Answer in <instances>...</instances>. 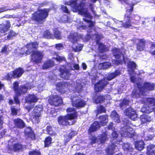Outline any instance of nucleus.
I'll return each mask as SVG.
<instances>
[{"label": "nucleus", "mask_w": 155, "mask_h": 155, "mask_svg": "<svg viewBox=\"0 0 155 155\" xmlns=\"http://www.w3.org/2000/svg\"><path fill=\"white\" fill-rule=\"evenodd\" d=\"M111 117L117 123H119L120 121V117L115 111H113L111 114Z\"/></svg>", "instance_id": "36"}, {"label": "nucleus", "mask_w": 155, "mask_h": 155, "mask_svg": "<svg viewBox=\"0 0 155 155\" xmlns=\"http://www.w3.org/2000/svg\"><path fill=\"white\" fill-rule=\"evenodd\" d=\"M108 127L109 129L113 130V129L114 128L113 127V124L112 123H110L108 126Z\"/></svg>", "instance_id": "64"}, {"label": "nucleus", "mask_w": 155, "mask_h": 155, "mask_svg": "<svg viewBox=\"0 0 155 155\" xmlns=\"http://www.w3.org/2000/svg\"><path fill=\"white\" fill-rule=\"evenodd\" d=\"M64 140L66 142H67L69 141L70 139L71 138V137H70L67 135H64Z\"/></svg>", "instance_id": "63"}, {"label": "nucleus", "mask_w": 155, "mask_h": 155, "mask_svg": "<svg viewBox=\"0 0 155 155\" xmlns=\"http://www.w3.org/2000/svg\"><path fill=\"white\" fill-rule=\"evenodd\" d=\"M145 41L143 39L139 40V42L137 46V49L140 51L143 50L144 48Z\"/></svg>", "instance_id": "38"}, {"label": "nucleus", "mask_w": 155, "mask_h": 155, "mask_svg": "<svg viewBox=\"0 0 155 155\" xmlns=\"http://www.w3.org/2000/svg\"><path fill=\"white\" fill-rule=\"evenodd\" d=\"M123 147L124 150H130L131 148V147L130 146V144L128 143H124L123 145Z\"/></svg>", "instance_id": "53"}, {"label": "nucleus", "mask_w": 155, "mask_h": 155, "mask_svg": "<svg viewBox=\"0 0 155 155\" xmlns=\"http://www.w3.org/2000/svg\"><path fill=\"white\" fill-rule=\"evenodd\" d=\"M29 154L30 155H40V153L39 151L35 150L31 151Z\"/></svg>", "instance_id": "54"}, {"label": "nucleus", "mask_w": 155, "mask_h": 155, "mask_svg": "<svg viewBox=\"0 0 155 155\" xmlns=\"http://www.w3.org/2000/svg\"><path fill=\"white\" fill-rule=\"evenodd\" d=\"M100 127L98 122H94L93 124L91 125V127L89 130V133H90L96 131Z\"/></svg>", "instance_id": "27"}, {"label": "nucleus", "mask_w": 155, "mask_h": 155, "mask_svg": "<svg viewBox=\"0 0 155 155\" xmlns=\"http://www.w3.org/2000/svg\"><path fill=\"white\" fill-rule=\"evenodd\" d=\"M69 65L67 67L63 66L60 68V76L61 78L65 79H68L70 75L69 72L70 70L74 69L78 70L79 69V66L78 64L71 62L69 63Z\"/></svg>", "instance_id": "5"}, {"label": "nucleus", "mask_w": 155, "mask_h": 155, "mask_svg": "<svg viewBox=\"0 0 155 155\" xmlns=\"http://www.w3.org/2000/svg\"><path fill=\"white\" fill-rule=\"evenodd\" d=\"M51 137H47L45 141V147H48L51 144Z\"/></svg>", "instance_id": "50"}, {"label": "nucleus", "mask_w": 155, "mask_h": 155, "mask_svg": "<svg viewBox=\"0 0 155 155\" xmlns=\"http://www.w3.org/2000/svg\"><path fill=\"white\" fill-rule=\"evenodd\" d=\"M48 102L51 104L56 106H60L62 103L61 98L56 95L51 96L48 99Z\"/></svg>", "instance_id": "9"}, {"label": "nucleus", "mask_w": 155, "mask_h": 155, "mask_svg": "<svg viewBox=\"0 0 155 155\" xmlns=\"http://www.w3.org/2000/svg\"><path fill=\"white\" fill-rule=\"evenodd\" d=\"M53 128L51 126H48L46 127L48 133L51 135H55L56 134L52 130Z\"/></svg>", "instance_id": "49"}, {"label": "nucleus", "mask_w": 155, "mask_h": 155, "mask_svg": "<svg viewBox=\"0 0 155 155\" xmlns=\"http://www.w3.org/2000/svg\"><path fill=\"white\" fill-rule=\"evenodd\" d=\"M11 110L13 115H15L17 114L18 110L16 109L14 107H11Z\"/></svg>", "instance_id": "61"}, {"label": "nucleus", "mask_w": 155, "mask_h": 155, "mask_svg": "<svg viewBox=\"0 0 155 155\" xmlns=\"http://www.w3.org/2000/svg\"><path fill=\"white\" fill-rule=\"evenodd\" d=\"M8 48L6 46H5L1 50V52L7 54L8 53Z\"/></svg>", "instance_id": "58"}, {"label": "nucleus", "mask_w": 155, "mask_h": 155, "mask_svg": "<svg viewBox=\"0 0 155 155\" xmlns=\"http://www.w3.org/2000/svg\"><path fill=\"white\" fill-rule=\"evenodd\" d=\"M57 86L59 87L60 90L67 89L68 88V87H69V88L70 87V86H69L68 83L66 82H61L58 83Z\"/></svg>", "instance_id": "34"}, {"label": "nucleus", "mask_w": 155, "mask_h": 155, "mask_svg": "<svg viewBox=\"0 0 155 155\" xmlns=\"http://www.w3.org/2000/svg\"><path fill=\"white\" fill-rule=\"evenodd\" d=\"M43 109L42 106V105H39L38 106H36L33 111V114H41V112L42 111Z\"/></svg>", "instance_id": "40"}, {"label": "nucleus", "mask_w": 155, "mask_h": 155, "mask_svg": "<svg viewBox=\"0 0 155 155\" xmlns=\"http://www.w3.org/2000/svg\"><path fill=\"white\" fill-rule=\"evenodd\" d=\"M140 119L141 124H143L150 122L151 121L152 118L151 117L147 115L143 114L141 116Z\"/></svg>", "instance_id": "25"}, {"label": "nucleus", "mask_w": 155, "mask_h": 155, "mask_svg": "<svg viewBox=\"0 0 155 155\" xmlns=\"http://www.w3.org/2000/svg\"><path fill=\"white\" fill-rule=\"evenodd\" d=\"M127 63L128 64V71L129 74L130 75H133V76L132 75L130 76V80L132 82L135 83L136 81H135V78L134 75L135 74L134 69L135 68L136 64L133 62L130 61L128 63Z\"/></svg>", "instance_id": "10"}, {"label": "nucleus", "mask_w": 155, "mask_h": 155, "mask_svg": "<svg viewBox=\"0 0 155 155\" xmlns=\"http://www.w3.org/2000/svg\"><path fill=\"white\" fill-rule=\"evenodd\" d=\"M107 84L105 79L99 81L95 85L94 89L96 91L98 92L102 90Z\"/></svg>", "instance_id": "18"}, {"label": "nucleus", "mask_w": 155, "mask_h": 155, "mask_svg": "<svg viewBox=\"0 0 155 155\" xmlns=\"http://www.w3.org/2000/svg\"><path fill=\"white\" fill-rule=\"evenodd\" d=\"M126 115L127 116L132 120H135L137 118L136 111L131 107L127 109L124 111Z\"/></svg>", "instance_id": "15"}, {"label": "nucleus", "mask_w": 155, "mask_h": 155, "mask_svg": "<svg viewBox=\"0 0 155 155\" xmlns=\"http://www.w3.org/2000/svg\"><path fill=\"white\" fill-rule=\"evenodd\" d=\"M100 37L101 36L100 35L94 33V35H93V34H92L91 35L88 34L87 36H86V40H89L91 38H93V39L96 38L97 39H99L100 38Z\"/></svg>", "instance_id": "43"}, {"label": "nucleus", "mask_w": 155, "mask_h": 155, "mask_svg": "<svg viewBox=\"0 0 155 155\" xmlns=\"http://www.w3.org/2000/svg\"><path fill=\"white\" fill-rule=\"evenodd\" d=\"M82 87L81 81L79 80H77L74 86L75 91L80 92L82 90Z\"/></svg>", "instance_id": "28"}, {"label": "nucleus", "mask_w": 155, "mask_h": 155, "mask_svg": "<svg viewBox=\"0 0 155 155\" xmlns=\"http://www.w3.org/2000/svg\"><path fill=\"white\" fill-rule=\"evenodd\" d=\"M140 19V17L138 15H132L126 12L125 15V23L115 19H113V20L118 27H124L125 28H130L133 24H137Z\"/></svg>", "instance_id": "2"}, {"label": "nucleus", "mask_w": 155, "mask_h": 155, "mask_svg": "<svg viewBox=\"0 0 155 155\" xmlns=\"http://www.w3.org/2000/svg\"><path fill=\"white\" fill-rule=\"evenodd\" d=\"M105 99L104 97L101 95L96 96L93 98L94 102L96 104L101 103Z\"/></svg>", "instance_id": "39"}, {"label": "nucleus", "mask_w": 155, "mask_h": 155, "mask_svg": "<svg viewBox=\"0 0 155 155\" xmlns=\"http://www.w3.org/2000/svg\"><path fill=\"white\" fill-rule=\"evenodd\" d=\"M54 59H55V60L58 61H64L65 60L64 57L59 56H57V57L54 58Z\"/></svg>", "instance_id": "55"}, {"label": "nucleus", "mask_w": 155, "mask_h": 155, "mask_svg": "<svg viewBox=\"0 0 155 155\" xmlns=\"http://www.w3.org/2000/svg\"><path fill=\"white\" fill-rule=\"evenodd\" d=\"M17 34L13 31H10L6 39H12L13 37L15 36Z\"/></svg>", "instance_id": "51"}, {"label": "nucleus", "mask_w": 155, "mask_h": 155, "mask_svg": "<svg viewBox=\"0 0 155 155\" xmlns=\"http://www.w3.org/2000/svg\"><path fill=\"white\" fill-rule=\"evenodd\" d=\"M54 65V63L53 61L49 60L45 62L42 66V68L43 69H48Z\"/></svg>", "instance_id": "35"}, {"label": "nucleus", "mask_w": 155, "mask_h": 155, "mask_svg": "<svg viewBox=\"0 0 155 155\" xmlns=\"http://www.w3.org/2000/svg\"><path fill=\"white\" fill-rule=\"evenodd\" d=\"M18 83L15 82L14 83L13 86V90L18 96L20 95L21 94L26 93L28 89L31 88L32 87L31 85L29 86H28V85L26 86L23 85L21 86L19 89H18Z\"/></svg>", "instance_id": "7"}, {"label": "nucleus", "mask_w": 155, "mask_h": 155, "mask_svg": "<svg viewBox=\"0 0 155 155\" xmlns=\"http://www.w3.org/2000/svg\"><path fill=\"white\" fill-rule=\"evenodd\" d=\"M106 109L105 108L102 106H100L97 107V115L103 112H105Z\"/></svg>", "instance_id": "48"}, {"label": "nucleus", "mask_w": 155, "mask_h": 155, "mask_svg": "<svg viewBox=\"0 0 155 155\" xmlns=\"http://www.w3.org/2000/svg\"><path fill=\"white\" fill-rule=\"evenodd\" d=\"M129 101L126 99H124L123 100L122 103L120 105V106L121 107H122V106L124 105H127L128 104Z\"/></svg>", "instance_id": "59"}, {"label": "nucleus", "mask_w": 155, "mask_h": 155, "mask_svg": "<svg viewBox=\"0 0 155 155\" xmlns=\"http://www.w3.org/2000/svg\"><path fill=\"white\" fill-rule=\"evenodd\" d=\"M74 95H73V97H71V100L73 101V106L76 107H83L85 104V102L84 101H82L81 99H77L76 101H73L74 100Z\"/></svg>", "instance_id": "19"}, {"label": "nucleus", "mask_w": 155, "mask_h": 155, "mask_svg": "<svg viewBox=\"0 0 155 155\" xmlns=\"http://www.w3.org/2000/svg\"><path fill=\"white\" fill-rule=\"evenodd\" d=\"M43 53L41 51H36L33 52L32 55V60L36 63L41 62L43 58Z\"/></svg>", "instance_id": "16"}, {"label": "nucleus", "mask_w": 155, "mask_h": 155, "mask_svg": "<svg viewBox=\"0 0 155 155\" xmlns=\"http://www.w3.org/2000/svg\"><path fill=\"white\" fill-rule=\"evenodd\" d=\"M27 47L28 49L37 48L38 47V44L37 42H34L27 45Z\"/></svg>", "instance_id": "44"}, {"label": "nucleus", "mask_w": 155, "mask_h": 155, "mask_svg": "<svg viewBox=\"0 0 155 155\" xmlns=\"http://www.w3.org/2000/svg\"><path fill=\"white\" fill-rule=\"evenodd\" d=\"M147 155H155V145L150 144L147 147Z\"/></svg>", "instance_id": "24"}, {"label": "nucleus", "mask_w": 155, "mask_h": 155, "mask_svg": "<svg viewBox=\"0 0 155 155\" xmlns=\"http://www.w3.org/2000/svg\"><path fill=\"white\" fill-rule=\"evenodd\" d=\"M120 74V71L119 70H117L114 73L109 74L107 78L108 80H111Z\"/></svg>", "instance_id": "30"}, {"label": "nucleus", "mask_w": 155, "mask_h": 155, "mask_svg": "<svg viewBox=\"0 0 155 155\" xmlns=\"http://www.w3.org/2000/svg\"><path fill=\"white\" fill-rule=\"evenodd\" d=\"M24 71L21 68H19L13 71L12 73L8 74L5 77L8 80L11 78L12 77L16 78L20 77L24 73Z\"/></svg>", "instance_id": "12"}, {"label": "nucleus", "mask_w": 155, "mask_h": 155, "mask_svg": "<svg viewBox=\"0 0 155 155\" xmlns=\"http://www.w3.org/2000/svg\"><path fill=\"white\" fill-rule=\"evenodd\" d=\"M137 87H136L132 93V96L134 97H138L140 96V94L142 95L145 94V92L154 89L155 85L153 84L146 82L144 84V87L141 88L140 84H137Z\"/></svg>", "instance_id": "3"}, {"label": "nucleus", "mask_w": 155, "mask_h": 155, "mask_svg": "<svg viewBox=\"0 0 155 155\" xmlns=\"http://www.w3.org/2000/svg\"><path fill=\"white\" fill-rule=\"evenodd\" d=\"M55 48L57 49L60 50L63 49V46L61 44H57L56 45Z\"/></svg>", "instance_id": "56"}, {"label": "nucleus", "mask_w": 155, "mask_h": 155, "mask_svg": "<svg viewBox=\"0 0 155 155\" xmlns=\"http://www.w3.org/2000/svg\"><path fill=\"white\" fill-rule=\"evenodd\" d=\"M99 119L101 124L103 126L106 125L108 121V116L107 115L100 116Z\"/></svg>", "instance_id": "33"}, {"label": "nucleus", "mask_w": 155, "mask_h": 155, "mask_svg": "<svg viewBox=\"0 0 155 155\" xmlns=\"http://www.w3.org/2000/svg\"><path fill=\"white\" fill-rule=\"evenodd\" d=\"M117 136L118 135L117 134L116 131H113L112 134H111V137L114 140V139L116 140V139L117 137Z\"/></svg>", "instance_id": "57"}, {"label": "nucleus", "mask_w": 155, "mask_h": 155, "mask_svg": "<svg viewBox=\"0 0 155 155\" xmlns=\"http://www.w3.org/2000/svg\"><path fill=\"white\" fill-rule=\"evenodd\" d=\"M41 117V114H32V120L33 123L35 124L38 123L40 121V117Z\"/></svg>", "instance_id": "32"}, {"label": "nucleus", "mask_w": 155, "mask_h": 155, "mask_svg": "<svg viewBox=\"0 0 155 155\" xmlns=\"http://www.w3.org/2000/svg\"><path fill=\"white\" fill-rule=\"evenodd\" d=\"M99 48L101 52H103L106 50L105 46L102 43H100L99 45Z\"/></svg>", "instance_id": "52"}, {"label": "nucleus", "mask_w": 155, "mask_h": 155, "mask_svg": "<svg viewBox=\"0 0 155 155\" xmlns=\"http://www.w3.org/2000/svg\"><path fill=\"white\" fill-rule=\"evenodd\" d=\"M25 134L27 137H30L31 139L35 138V134L30 127L26 128L25 131Z\"/></svg>", "instance_id": "23"}, {"label": "nucleus", "mask_w": 155, "mask_h": 155, "mask_svg": "<svg viewBox=\"0 0 155 155\" xmlns=\"http://www.w3.org/2000/svg\"><path fill=\"white\" fill-rule=\"evenodd\" d=\"M114 55L116 58L115 60L113 61V63L116 65H118L122 62L120 54H122L121 51H120V49L114 48L112 50Z\"/></svg>", "instance_id": "14"}, {"label": "nucleus", "mask_w": 155, "mask_h": 155, "mask_svg": "<svg viewBox=\"0 0 155 155\" xmlns=\"http://www.w3.org/2000/svg\"><path fill=\"white\" fill-rule=\"evenodd\" d=\"M44 36L45 38H51L54 39V35L51 34L48 31H45L44 34Z\"/></svg>", "instance_id": "47"}, {"label": "nucleus", "mask_w": 155, "mask_h": 155, "mask_svg": "<svg viewBox=\"0 0 155 155\" xmlns=\"http://www.w3.org/2000/svg\"><path fill=\"white\" fill-rule=\"evenodd\" d=\"M38 98L35 95H29L26 98V102L30 104L33 103L37 101Z\"/></svg>", "instance_id": "26"}, {"label": "nucleus", "mask_w": 155, "mask_h": 155, "mask_svg": "<svg viewBox=\"0 0 155 155\" xmlns=\"http://www.w3.org/2000/svg\"><path fill=\"white\" fill-rule=\"evenodd\" d=\"M62 21L64 22H70L71 21H69L68 19V17L67 16H64L63 18H62Z\"/></svg>", "instance_id": "60"}, {"label": "nucleus", "mask_w": 155, "mask_h": 155, "mask_svg": "<svg viewBox=\"0 0 155 155\" xmlns=\"http://www.w3.org/2000/svg\"><path fill=\"white\" fill-rule=\"evenodd\" d=\"M116 147L117 145H115L114 143L109 145L106 150L107 154L108 155H113L117 150Z\"/></svg>", "instance_id": "21"}, {"label": "nucleus", "mask_w": 155, "mask_h": 155, "mask_svg": "<svg viewBox=\"0 0 155 155\" xmlns=\"http://www.w3.org/2000/svg\"><path fill=\"white\" fill-rule=\"evenodd\" d=\"M107 134L106 132L103 133L100 138V141L101 143H104L107 138Z\"/></svg>", "instance_id": "46"}, {"label": "nucleus", "mask_w": 155, "mask_h": 155, "mask_svg": "<svg viewBox=\"0 0 155 155\" xmlns=\"http://www.w3.org/2000/svg\"><path fill=\"white\" fill-rule=\"evenodd\" d=\"M111 65V64L109 62H105L100 64L98 67L100 69H106L109 68Z\"/></svg>", "instance_id": "41"}, {"label": "nucleus", "mask_w": 155, "mask_h": 155, "mask_svg": "<svg viewBox=\"0 0 155 155\" xmlns=\"http://www.w3.org/2000/svg\"><path fill=\"white\" fill-rule=\"evenodd\" d=\"M54 38H55L58 39H61V33L57 29L54 30Z\"/></svg>", "instance_id": "42"}, {"label": "nucleus", "mask_w": 155, "mask_h": 155, "mask_svg": "<svg viewBox=\"0 0 155 155\" xmlns=\"http://www.w3.org/2000/svg\"><path fill=\"white\" fill-rule=\"evenodd\" d=\"M121 2H123L127 5L126 12L127 13H130L133 10L134 6L136 4L137 2L136 0H120Z\"/></svg>", "instance_id": "11"}, {"label": "nucleus", "mask_w": 155, "mask_h": 155, "mask_svg": "<svg viewBox=\"0 0 155 155\" xmlns=\"http://www.w3.org/2000/svg\"><path fill=\"white\" fill-rule=\"evenodd\" d=\"M14 122L15 125L18 127L21 128L25 126V124L24 122L20 119L17 118L14 119Z\"/></svg>", "instance_id": "31"}, {"label": "nucleus", "mask_w": 155, "mask_h": 155, "mask_svg": "<svg viewBox=\"0 0 155 155\" xmlns=\"http://www.w3.org/2000/svg\"><path fill=\"white\" fill-rule=\"evenodd\" d=\"M71 0V2H65V5H71V9L74 12H78L79 14L84 16L85 18H83V19L87 23L88 27L87 28L85 26H82L80 28L85 29L89 28V29L88 30L87 32H90V30L93 27L94 23L91 21L92 16L87 11L86 6V3L82 2L79 5L77 2V0Z\"/></svg>", "instance_id": "1"}, {"label": "nucleus", "mask_w": 155, "mask_h": 155, "mask_svg": "<svg viewBox=\"0 0 155 155\" xmlns=\"http://www.w3.org/2000/svg\"><path fill=\"white\" fill-rule=\"evenodd\" d=\"M142 103H144L141 110L143 112L149 113L153 111L155 114V100L152 98H143Z\"/></svg>", "instance_id": "4"}, {"label": "nucleus", "mask_w": 155, "mask_h": 155, "mask_svg": "<svg viewBox=\"0 0 155 155\" xmlns=\"http://www.w3.org/2000/svg\"><path fill=\"white\" fill-rule=\"evenodd\" d=\"M58 122L60 125H72L74 124L75 122V120L72 121L69 120V118L65 116H60L58 118Z\"/></svg>", "instance_id": "13"}, {"label": "nucleus", "mask_w": 155, "mask_h": 155, "mask_svg": "<svg viewBox=\"0 0 155 155\" xmlns=\"http://www.w3.org/2000/svg\"><path fill=\"white\" fill-rule=\"evenodd\" d=\"M49 12L48 9L39 10L33 14L32 18L36 21L42 23L48 16Z\"/></svg>", "instance_id": "6"}, {"label": "nucleus", "mask_w": 155, "mask_h": 155, "mask_svg": "<svg viewBox=\"0 0 155 155\" xmlns=\"http://www.w3.org/2000/svg\"><path fill=\"white\" fill-rule=\"evenodd\" d=\"M0 32L4 34L8 31L10 27V24L9 21H7L5 23L0 25Z\"/></svg>", "instance_id": "20"}, {"label": "nucleus", "mask_w": 155, "mask_h": 155, "mask_svg": "<svg viewBox=\"0 0 155 155\" xmlns=\"http://www.w3.org/2000/svg\"><path fill=\"white\" fill-rule=\"evenodd\" d=\"M135 146L137 149L140 151L144 148V143L143 141H137L135 142Z\"/></svg>", "instance_id": "29"}, {"label": "nucleus", "mask_w": 155, "mask_h": 155, "mask_svg": "<svg viewBox=\"0 0 155 155\" xmlns=\"http://www.w3.org/2000/svg\"><path fill=\"white\" fill-rule=\"evenodd\" d=\"M83 46L82 45L79 44L78 43H74L72 45V48L73 50L76 52L81 51L82 48Z\"/></svg>", "instance_id": "37"}, {"label": "nucleus", "mask_w": 155, "mask_h": 155, "mask_svg": "<svg viewBox=\"0 0 155 155\" xmlns=\"http://www.w3.org/2000/svg\"><path fill=\"white\" fill-rule=\"evenodd\" d=\"M121 136L124 137H132L134 135V130L127 124L124 127H122L120 132Z\"/></svg>", "instance_id": "8"}, {"label": "nucleus", "mask_w": 155, "mask_h": 155, "mask_svg": "<svg viewBox=\"0 0 155 155\" xmlns=\"http://www.w3.org/2000/svg\"><path fill=\"white\" fill-rule=\"evenodd\" d=\"M22 147L21 145L19 143H17L13 144L12 147H11V149L15 151H16L21 149Z\"/></svg>", "instance_id": "45"}, {"label": "nucleus", "mask_w": 155, "mask_h": 155, "mask_svg": "<svg viewBox=\"0 0 155 155\" xmlns=\"http://www.w3.org/2000/svg\"><path fill=\"white\" fill-rule=\"evenodd\" d=\"M62 10L65 13H68V11L66 7L63 5H61Z\"/></svg>", "instance_id": "62"}, {"label": "nucleus", "mask_w": 155, "mask_h": 155, "mask_svg": "<svg viewBox=\"0 0 155 155\" xmlns=\"http://www.w3.org/2000/svg\"><path fill=\"white\" fill-rule=\"evenodd\" d=\"M83 38V37H82V35L81 34L78 35L77 32L71 33L68 36L69 40L73 42L77 41L79 38Z\"/></svg>", "instance_id": "22"}, {"label": "nucleus", "mask_w": 155, "mask_h": 155, "mask_svg": "<svg viewBox=\"0 0 155 155\" xmlns=\"http://www.w3.org/2000/svg\"><path fill=\"white\" fill-rule=\"evenodd\" d=\"M67 112L68 113L66 115L68 118L69 120H75V119L77 117V112L74 108H68L66 110Z\"/></svg>", "instance_id": "17"}]
</instances>
